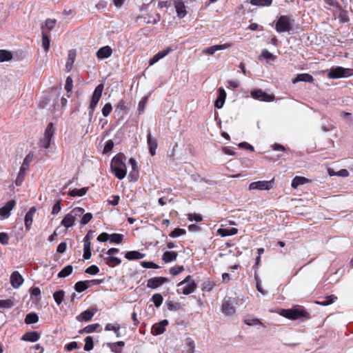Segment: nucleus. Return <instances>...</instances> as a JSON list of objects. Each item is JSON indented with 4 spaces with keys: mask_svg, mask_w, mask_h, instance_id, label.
I'll list each match as a JSON object with an SVG mask.
<instances>
[{
    "mask_svg": "<svg viewBox=\"0 0 353 353\" xmlns=\"http://www.w3.org/2000/svg\"><path fill=\"white\" fill-rule=\"evenodd\" d=\"M126 157L119 153L113 157L110 168L115 176L119 179H123L126 176L127 168L125 165Z\"/></svg>",
    "mask_w": 353,
    "mask_h": 353,
    "instance_id": "f257e3e1",
    "label": "nucleus"
},
{
    "mask_svg": "<svg viewBox=\"0 0 353 353\" xmlns=\"http://www.w3.org/2000/svg\"><path fill=\"white\" fill-rule=\"evenodd\" d=\"M196 288L197 285L194 280L192 279L190 275H188L177 284L176 292L178 294L188 295L194 292Z\"/></svg>",
    "mask_w": 353,
    "mask_h": 353,
    "instance_id": "f03ea898",
    "label": "nucleus"
},
{
    "mask_svg": "<svg viewBox=\"0 0 353 353\" xmlns=\"http://www.w3.org/2000/svg\"><path fill=\"white\" fill-rule=\"evenodd\" d=\"M83 213V208L79 207L74 208L69 213L65 215L61 222V224L66 229H68L74 225L76 219L82 216Z\"/></svg>",
    "mask_w": 353,
    "mask_h": 353,
    "instance_id": "7ed1b4c3",
    "label": "nucleus"
},
{
    "mask_svg": "<svg viewBox=\"0 0 353 353\" xmlns=\"http://www.w3.org/2000/svg\"><path fill=\"white\" fill-rule=\"evenodd\" d=\"M33 159V154L30 152L28 154H27L23 159V161L22 163V165L19 169V173L17 174V179L15 180V184L17 186H20L22 185L26 170H28L30 163Z\"/></svg>",
    "mask_w": 353,
    "mask_h": 353,
    "instance_id": "20e7f679",
    "label": "nucleus"
},
{
    "mask_svg": "<svg viewBox=\"0 0 353 353\" xmlns=\"http://www.w3.org/2000/svg\"><path fill=\"white\" fill-rule=\"evenodd\" d=\"M280 314L289 319L296 320L300 318H309V314L302 308H292L288 310H282Z\"/></svg>",
    "mask_w": 353,
    "mask_h": 353,
    "instance_id": "39448f33",
    "label": "nucleus"
},
{
    "mask_svg": "<svg viewBox=\"0 0 353 353\" xmlns=\"http://www.w3.org/2000/svg\"><path fill=\"white\" fill-rule=\"evenodd\" d=\"M353 75V69L345 68L341 66L331 68L327 73L329 79H339L343 77H348Z\"/></svg>",
    "mask_w": 353,
    "mask_h": 353,
    "instance_id": "423d86ee",
    "label": "nucleus"
},
{
    "mask_svg": "<svg viewBox=\"0 0 353 353\" xmlns=\"http://www.w3.org/2000/svg\"><path fill=\"white\" fill-rule=\"evenodd\" d=\"M103 90V84H102V83L98 85L94 90V92L92 94V99L90 101V105L88 108L89 115H90V118H92L93 116L94 111V110L101 97Z\"/></svg>",
    "mask_w": 353,
    "mask_h": 353,
    "instance_id": "0eeeda50",
    "label": "nucleus"
},
{
    "mask_svg": "<svg viewBox=\"0 0 353 353\" xmlns=\"http://www.w3.org/2000/svg\"><path fill=\"white\" fill-rule=\"evenodd\" d=\"M55 130L54 128V125L52 123H48L46 129L45 130V132L43 138L39 141L40 147L48 149L50 146L51 141L54 137Z\"/></svg>",
    "mask_w": 353,
    "mask_h": 353,
    "instance_id": "6e6552de",
    "label": "nucleus"
},
{
    "mask_svg": "<svg viewBox=\"0 0 353 353\" xmlns=\"http://www.w3.org/2000/svg\"><path fill=\"white\" fill-rule=\"evenodd\" d=\"M274 179L270 181H258L252 182L249 185V190H270L274 187Z\"/></svg>",
    "mask_w": 353,
    "mask_h": 353,
    "instance_id": "1a4fd4ad",
    "label": "nucleus"
},
{
    "mask_svg": "<svg viewBox=\"0 0 353 353\" xmlns=\"http://www.w3.org/2000/svg\"><path fill=\"white\" fill-rule=\"evenodd\" d=\"M275 28L278 32H289L292 29L289 17L287 16L280 17L276 23Z\"/></svg>",
    "mask_w": 353,
    "mask_h": 353,
    "instance_id": "9d476101",
    "label": "nucleus"
},
{
    "mask_svg": "<svg viewBox=\"0 0 353 353\" xmlns=\"http://www.w3.org/2000/svg\"><path fill=\"white\" fill-rule=\"evenodd\" d=\"M250 94L253 99L261 101L270 102L274 99L273 94H269L261 89H255L251 92Z\"/></svg>",
    "mask_w": 353,
    "mask_h": 353,
    "instance_id": "9b49d317",
    "label": "nucleus"
},
{
    "mask_svg": "<svg viewBox=\"0 0 353 353\" xmlns=\"http://www.w3.org/2000/svg\"><path fill=\"white\" fill-rule=\"evenodd\" d=\"M16 201L10 200L6 205L0 208V216L1 219H5L10 216V211L14 208Z\"/></svg>",
    "mask_w": 353,
    "mask_h": 353,
    "instance_id": "f8f14e48",
    "label": "nucleus"
},
{
    "mask_svg": "<svg viewBox=\"0 0 353 353\" xmlns=\"http://www.w3.org/2000/svg\"><path fill=\"white\" fill-rule=\"evenodd\" d=\"M24 280L23 276L18 271L13 272L10 275V284L12 288L17 289L23 283Z\"/></svg>",
    "mask_w": 353,
    "mask_h": 353,
    "instance_id": "ddd939ff",
    "label": "nucleus"
},
{
    "mask_svg": "<svg viewBox=\"0 0 353 353\" xmlns=\"http://www.w3.org/2000/svg\"><path fill=\"white\" fill-rule=\"evenodd\" d=\"M232 46V44L230 43H225L222 45H214L208 48H206L203 50V53L206 54L212 55L217 50H225Z\"/></svg>",
    "mask_w": 353,
    "mask_h": 353,
    "instance_id": "4468645a",
    "label": "nucleus"
},
{
    "mask_svg": "<svg viewBox=\"0 0 353 353\" xmlns=\"http://www.w3.org/2000/svg\"><path fill=\"white\" fill-rule=\"evenodd\" d=\"M167 281L168 279L165 277H153L148 281L147 287L149 288L155 289L165 283Z\"/></svg>",
    "mask_w": 353,
    "mask_h": 353,
    "instance_id": "2eb2a0df",
    "label": "nucleus"
},
{
    "mask_svg": "<svg viewBox=\"0 0 353 353\" xmlns=\"http://www.w3.org/2000/svg\"><path fill=\"white\" fill-rule=\"evenodd\" d=\"M174 6L176 9L177 17L179 19L185 17L187 12L184 3L181 0H174Z\"/></svg>",
    "mask_w": 353,
    "mask_h": 353,
    "instance_id": "dca6fc26",
    "label": "nucleus"
},
{
    "mask_svg": "<svg viewBox=\"0 0 353 353\" xmlns=\"http://www.w3.org/2000/svg\"><path fill=\"white\" fill-rule=\"evenodd\" d=\"M98 284L99 283V280H91V281H78L74 285V289L77 292H82L85 291L90 287V283Z\"/></svg>",
    "mask_w": 353,
    "mask_h": 353,
    "instance_id": "f3484780",
    "label": "nucleus"
},
{
    "mask_svg": "<svg viewBox=\"0 0 353 353\" xmlns=\"http://www.w3.org/2000/svg\"><path fill=\"white\" fill-rule=\"evenodd\" d=\"M147 143L149 148V152L152 156H154L156 154V150L158 146L157 141L156 139L152 138L151 135V132L148 130L147 134Z\"/></svg>",
    "mask_w": 353,
    "mask_h": 353,
    "instance_id": "a211bd4d",
    "label": "nucleus"
},
{
    "mask_svg": "<svg viewBox=\"0 0 353 353\" xmlns=\"http://www.w3.org/2000/svg\"><path fill=\"white\" fill-rule=\"evenodd\" d=\"M112 54V50L109 46H103L97 52V57L99 59H104L110 57Z\"/></svg>",
    "mask_w": 353,
    "mask_h": 353,
    "instance_id": "6ab92c4d",
    "label": "nucleus"
},
{
    "mask_svg": "<svg viewBox=\"0 0 353 353\" xmlns=\"http://www.w3.org/2000/svg\"><path fill=\"white\" fill-rule=\"evenodd\" d=\"M218 94L219 96L214 102V106L216 108L220 109L223 106L225 103L226 99V92L223 88H220L218 89Z\"/></svg>",
    "mask_w": 353,
    "mask_h": 353,
    "instance_id": "aec40b11",
    "label": "nucleus"
},
{
    "mask_svg": "<svg viewBox=\"0 0 353 353\" xmlns=\"http://www.w3.org/2000/svg\"><path fill=\"white\" fill-rule=\"evenodd\" d=\"M221 311L225 315L230 316L235 313V307L229 300H224L222 303Z\"/></svg>",
    "mask_w": 353,
    "mask_h": 353,
    "instance_id": "412c9836",
    "label": "nucleus"
},
{
    "mask_svg": "<svg viewBox=\"0 0 353 353\" xmlns=\"http://www.w3.org/2000/svg\"><path fill=\"white\" fill-rule=\"evenodd\" d=\"M36 212V208L35 207H32L29 211L26 214L24 222H25V226L27 230H29L30 229V227L32 224L33 221V216L34 213Z\"/></svg>",
    "mask_w": 353,
    "mask_h": 353,
    "instance_id": "4be33fe9",
    "label": "nucleus"
},
{
    "mask_svg": "<svg viewBox=\"0 0 353 353\" xmlns=\"http://www.w3.org/2000/svg\"><path fill=\"white\" fill-rule=\"evenodd\" d=\"M40 339V334L37 332H27L21 337V340L28 342H36Z\"/></svg>",
    "mask_w": 353,
    "mask_h": 353,
    "instance_id": "5701e85b",
    "label": "nucleus"
},
{
    "mask_svg": "<svg viewBox=\"0 0 353 353\" xmlns=\"http://www.w3.org/2000/svg\"><path fill=\"white\" fill-rule=\"evenodd\" d=\"M172 50L170 48H168L165 50H163L162 51L159 52L157 54H156L152 59L149 61V65H152L159 61L160 59L165 57L167 54H169V52Z\"/></svg>",
    "mask_w": 353,
    "mask_h": 353,
    "instance_id": "b1692460",
    "label": "nucleus"
},
{
    "mask_svg": "<svg viewBox=\"0 0 353 353\" xmlns=\"http://www.w3.org/2000/svg\"><path fill=\"white\" fill-rule=\"evenodd\" d=\"M168 325V320H163L159 323L153 326V333L159 335L165 332V327Z\"/></svg>",
    "mask_w": 353,
    "mask_h": 353,
    "instance_id": "393cba45",
    "label": "nucleus"
},
{
    "mask_svg": "<svg viewBox=\"0 0 353 353\" xmlns=\"http://www.w3.org/2000/svg\"><path fill=\"white\" fill-rule=\"evenodd\" d=\"M314 81L313 77L307 73H303V74H297V76L292 79V83H296L299 81H304V82H309L312 83Z\"/></svg>",
    "mask_w": 353,
    "mask_h": 353,
    "instance_id": "a878e982",
    "label": "nucleus"
},
{
    "mask_svg": "<svg viewBox=\"0 0 353 353\" xmlns=\"http://www.w3.org/2000/svg\"><path fill=\"white\" fill-rule=\"evenodd\" d=\"M129 163L132 167V171L130 172L129 177L132 178L134 181H137L138 178V166L137 161L134 159L130 158L129 160Z\"/></svg>",
    "mask_w": 353,
    "mask_h": 353,
    "instance_id": "bb28decb",
    "label": "nucleus"
},
{
    "mask_svg": "<svg viewBox=\"0 0 353 353\" xmlns=\"http://www.w3.org/2000/svg\"><path fill=\"white\" fill-rule=\"evenodd\" d=\"M144 22L146 23L156 24L161 20V15L159 13L148 14L143 17Z\"/></svg>",
    "mask_w": 353,
    "mask_h": 353,
    "instance_id": "cd10ccee",
    "label": "nucleus"
},
{
    "mask_svg": "<svg viewBox=\"0 0 353 353\" xmlns=\"http://www.w3.org/2000/svg\"><path fill=\"white\" fill-rule=\"evenodd\" d=\"M145 254L141 253L139 251H128L125 253V257L128 260H138L144 258Z\"/></svg>",
    "mask_w": 353,
    "mask_h": 353,
    "instance_id": "c85d7f7f",
    "label": "nucleus"
},
{
    "mask_svg": "<svg viewBox=\"0 0 353 353\" xmlns=\"http://www.w3.org/2000/svg\"><path fill=\"white\" fill-rule=\"evenodd\" d=\"M238 230L236 228H219L217 230V233L224 237L228 236H232L237 234Z\"/></svg>",
    "mask_w": 353,
    "mask_h": 353,
    "instance_id": "c756f323",
    "label": "nucleus"
},
{
    "mask_svg": "<svg viewBox=\"0 0 353 353\" xmlns=\"http://www.w3.org/2000/svg\"><path fill=\"white\" fill-rule=\"evenodd\" d=\"M125 343L123 341L107 343V346L114 353H120Z\"/></svg>",
    "mask_w": 353,
    "mask_h": 353,
    "instance_id": "7c9ffc66",
    "label": "nucleus"
},
{
    "mask_svg": "<svg viewBox=\"0 0 353 353\" xmlns=\"http://www.w3.org/2000/svg\"><path fill=\"white\" fill-rule=\"evenodd\" d=\"M94 315V312H92L89 310H87L81 313L80 315L77 316V319L79 321H89L92 319L93 316Z\"/></svg>",
    "mask_w": 353,
    "mask_h": 353,
    "instance_id": "2f4dec72",
    "label": "nucleus"
},
{
    "mask_svg": "<svg viewBox=\"0 0 353 353\" xmlns=\"http://www.w3.org/2000/svg\"><path fill=\"white\" fill-rule=\"evenodd\" d=\"M177 253L175 252L166 251L162 256V259L165 263H170L175 261L177 258Z\"/></svg>",
    "mask_w": 353,
    "mask_h": 353,
    "instance_id": "473e14b6",
    "label": "nucleus"
},
{
    "mask_svg": "<svg viewBox=\"0 0 353 353\" xmlns=\"http://www.w3.org/2000/svg\"><path fill=\"white\" fill-rule=\"evenodd\" d=\"M76 57V52L74 50H71L68 52V61L66 62V68L70 71L74 62Z\"/></svg>",
    "mask_w": 353,
    "mask_h": 353,
    "instance_id": "72a5a7b5",
    "label": "nucleus"
},
{
    "mask_svg": "<svg viewBox=\"0 0 353 353\" xmlns=\"http://www.w3.org/2000/svg\"><path fill=\"white\" fill-rule=\"evenodd\" d=\"M337 297L334 295H330L325 297L322 301H316V303L320 305L325 306L333 303Z\"/></svg>",
    "mask_w": 353,
    "mask_h": 353,
    "instance_id": "f704fd0d",
    "label": "nucleus"
},
{
    "mask_svg": "<svg viewBox=\"0 0 353 353\" xmlns=\"http://www.w3.org/2000/svg\"><path fill=\"white\" fill-rule=\"evenodd\" d=\"M105 330L106 331H112L116 334V336L117 337H120V325L119 323H108L105 327Z\"/></svg>",
    "mask_w": 353,
    "mask_h": 353,
    "instance_id": "c9c22d12",
    "label": "nucleus"
},
{
    "mask_svg": "<svg viewBox=\"0 0 353 353\" xmlns=\"http://www.w3.org/2000/svg\"><path fill=\"white\" fill-rule=\"evenodd\" d=\"M105 260L106 264L110 267H114L121 263L120 259L112 256H108V257L105 258Z\"/></svg>",
    "mask_w": 353,
    "mask_h": 353,
    "instance_id": "e433bc0d",
    "label": "nucleus"
},
{
    "mask_svg": "<svg viewBox=\"0 0 353 353\" xmlns=\"http://www.w3.org/2000/svg\"><path fill=\"white\" fill-rule=\"evenodd\" d=\"M88 188H82L81 189H73L72 190H70L68 193V194L70 196H82L83 195H85L88 191Z\"/></svg>",
    "mask_w": 353,
    "mask_h": 353,
    "instance_id": "4c0bfd02",
    "label": "nucleus"
},
{
    "mask_svg": "<svg viewBox=\"0 0 353 353\" xmlns=\"http://www.w3.org/2000/svg\"><path fill=\"white\" fill-rule=\"evenodd\" d=\"M324 2L327 5L325 8L328 10H332L333 12L341 7L336 0H324Z\"/></svg>",
    "mask_w": 353,
    "mask_h": 353,
    "instance_id": "58836bf2",
    "label": "nucleus"
},
{
    "mask_svg": "<svg viewBox=\"0 0 353 353\" xmlns=\"http://www.w3.org/2000/svg\"><path fill=\"white\" fill-rule=\"evenodd\" d=\"M307 181V179L303 176H295L292 181V187L296 189L299 185H303Z\"/></svg>",
    "mask_w": 353,
    "mask_h": 353,
    "instance_id": "ea45409f",
    "label": "nucleus"
},
{
    "mask_svg": "<svg viewBox=\"0 0 353 353\" xmlns=\"http://www.w3.org/2000/svg\"><path fill=\"white\" fill-rule=\"evenodd\" d=\"M50 45V41L48 34L45 32V30L42 31V47L43 48L46 52L49 50Z\"/></svg>",
    "mask_w": 353,
    "mask_h": 353,
    "instance_id": "a19ab883",
    "label": "nucleus"
},
{
    "mask_svg": "<svg viewBox=\"0 0 353 353\" xmlns=\"http://www.w3.org/2000/svg\"><path fill=\"white\" fill-rule=\"evenodd\" d=\"M101 325L99 323H94L91 325H88L85 326L83 329L79 331L80 334H82L83 332L85 333H92L97 330V328L100 327Z\"/></svg>",
    "mask_w": 353,
    "mask_h": 353,
    "instance_id": "79ce46f5",
    "label": "nucleus"
},
{
    "mask_svg": "<svg viewBox=\"0 0 353 353\" xmlns=\"http://www.w3.org/2000/svg\"><path fill=\"white\" fill-rule=\"evenodd\" d=\"M39 316L37 314L31 312L26 315L25 319V323L26 324H32L38 322Z\"/></svg>",
    "mask_w": 353,
    "mask_h": 353,
    "instance_id": "37998d69",
    "label": "nucleus"
},
{
    "mask_svg": "<svg viewBox=\"0 0 353 353\" xmlns=\"http://www.w3.org/2000/svg\"><path fill=\"white\" fill-rule=\"evenodd\" d=\"M12 59V54L10 52L6 50H0V62L10 61Z\"/></svg>",
    "mask_w": 353,
    "mask_h": 353,
    "instance_id": "c03bdc74",
    "label": "nucleus"
},
{
    "mask_svg": "<svg viewBox=\"0 0 353 353\" xmlns=\"http://www.w3.org/2000/svg\"><path fill=\"white\" fill-rule=\"evenodd\" d=\"M72 270H73L72 266L70 265H68L65 266L63 270H61L59 272L58 277L59 278H65V277L69 276L70 274H71V273L72 272Z\"/></svg>",
    "mask_w": 353,
    "mask_h": 353,
    "instance_id": "a18cd8bd",
    "label": "nucleus"
},
{
    "mask_svg": "<svg viewBox=\"0 0 353 353\" xmlns=\"http://www.w3.org/2000/svg\"><path fill=\"white\" fill-rule=\"evenodd\" d=\"M65 292L63 290H59L54 293L53 298L56 303L59 305L63 301Z\"/></svg>",
    "mask_w": 353,
    "mask_h": 353,
    "instance_id": "49530a36",
    "label": "nucleus"
},
{
    "mask_svg": "<svg viewBox=\"0 0 353 353\" xmlns=\"http://www.w3.org/2000/svg\"><path fill=\"white\" fill-rule=\"evenodd\" d=\"M250 3L256 6H270L272 3V0H250Z\"/></svg>",
    "mask_w": 353,
    "mask_h": 353,
    "instance_id": "de8ad7c7",
    "label": "nucleus"
},
{
    "mask_svg": "<svg viewBox=\"0 0 353 353\" xmlns=\"http://www.w3.org/2000/svg\"><path fill=\"white\" fill-rule=\"evenodd\" d=\"M94 347L93 338L91 336H88L85 339L84 350L85 351H90Z\"/></svg>",
    "mask_w": 353,
    "mask_h": 353,
    "instance_id": "09e8293b",
    "label": "nucleus"
},
{
    "mask_svg": "<svg viewBox=\"0 0 353 353\" xmlns=\"http://www.w3.org/2000/svg\"><path fill=\"white\" fill-rule=\"evenodd\" d=\"M339 14V18L341 22H347L348 21V18L346 14V12L341 8V6L335 12L334 14Z\"/></svg>",
    "mask_w": 353,
    "mask_h": 353,
    "instance_id": "8fccbe9b",
    "label": "nucleus"
},
{
    "mask_svg": "<svg viewBox=\"0 0 353 353\" xmlns=\"http://www.w3.org/2000/svg\"><path fill=\"white\" fill-rule=\"evenodd\" d=\"M123 239V235L121 234H112L109 236V240L111 243H121L122 240Z\"/></svg>",
    "mask_w": 353,
    "mask_h": 353,
    "instance_id": "3c124183",
    "label": "nucleus"
},
{
    "mask_svg": "<svg viewBox=\"0 0 353 353\" xmlns=\"http://www.w3.org/2000/svg\"><path fill=\"white\" fill-rule=\"evenodd\" d=\"M152 300L154 304V305L157 307H159L161 306V305L163 303V298L161 294H159V293H157V294H154L152 297Z\"/></svg>",
    "mask_w": 353,
    "mask_h": 353,
    "instance_id": "603ef678",
    "label": "nucleus"
},
{
    "mask_svg": "<svg viewBox=\"0 0 353 353\" xmlns=\"http://www.w3.org/2000/svg\"><path fill=\"white\" fill-rule=\"evenodd\" d=\"M55 24H56L55 19H48L46 21L45 26H42L41 28H42L43 30L46 29L48 32H50L54 28Z\"/></svg>",
    "mask_w": 353,
    "mask_h": 353,
    "instance_id": "864d4df0",
    "label": "nucleus"
},
{
    "mask_svg": "<svg viewBox=\"0 0 353 353\" xmlns=\"http://www.w3.org/2000/svg\"><path fill=\"white\" fill-rule=\"evenodd\" d=\"M91 235L90 233H88L83 238V250H91Z\"/></svg>",
    "mask_w": 353,
    "mask_h": 353,
    "instance_id": "5fc2aeb1",
    "label": "nucleus"
},
{
    "mask_svg": "<svg viewBox=\"0 0 353 353\" xmlns=\"http://www.w3.org/2000/svg\"><path fill=\"white\" fill-rule=\"evenodd\" d=\"M147 101H148V97H143L141 99V100L139 101V105H138V109H137L139 114H141L143 113Z\"/></svg>",
    "mask_w": 353,
    "mask_h": 353,
    "instance_id": "6e6d98bb",
    "label": "nucleus"
},
{
    "mask_svg": "<svg viewBox=\"0 0 353 353\" xmlns=\"http://www.w3.org/2000/svg\"><path fill=\"white\" fill-rule=\"evenodd\" d=\"M185 230L184 229L181 228H175L174 230H172L170 234V236L172 238H176L179 236L183 235L185 234Z\"/></svg>",
    "mask_w": 353,
    "mask_h": 353,
    "instance_id": "4d7b16f0",
    "label": "nucleus"
},
{
    "mask_svg": "<svg viewBox=\"0 0 353 353\" xmlns=\"http://www.w3.org/2000/svg\"><path fill=\"white\" fill-rule=\"evenodd\" d=\"M184 270V267L183 265H176L170 269V273L173 276H176L180 274L181 272Z\"/></svg>",
    "mask_w": 353,
    "mask_h": 353,
    "instance_id": "13d9d810",
    "label": "nucleus"
},
{
    "mask_svg": "<svg viewBox=\"0 0 353 353\" xmlns=\"http://www.w3.org/2000/svg\"><path fill=\"white\" fill-rule=\"evenodd\" d=\"M14 303L11 299L0 300V308H11Z\"/></svg>",
    "mask_w": 353,
    "mask_h": 353,
    "instance_id": "bf43d9fd",
    "label": "nucleus"
},
{
    "mask_svg": "<svg viewBox=\"0 0 353 353\" xmlns=\"http://www.w3.org/2000/svg\"><path fill=\"white\" fill-rule=\"evenodd\" d=\"M112 110V105L110 103H107L102 108V114L103 117H107Z\"/></svg>",
    "mask_w": 353,
    "mask_h": 353,
    "instance_id": "052dcab7",
    "label": "nucleus"
},
{
    "mask_svg": "<svg viewBox=\"0 0 353 353\" xmlns=\"http://www.w3.org/2000/svg\"><path fill=\"white\" fill-rule=\"evenodd\" d=\"M141 265L145 268L158 269L159 268L158 265L151 261H142Z\"/></svg>",
    "mask_w": 353,
    "mask_h": 353,
    "instance_id": "680f3d73",
    "label": "nucleus"
},
{
    "mask_svg": "<svg viewBox=\"0 0 353 353\" xmlns=\"http://www.w3.org/2000/svg\"><path fill=\"white\" fill-rule=\"evenodd\" d=\"M85 272L87 274L94 275L99 272V268L97 265H92L88 267Z\"/></svg>",
    "mask_w": 353,
    "mask_h": 353,
    "instance_id": "e2e57ef3",
    "label": "nucleus"
},
{
    "mask_svg": "<svg viewBox=\"0 0 353 353\" xmlns=\"http://www.w3.org/2000/svg\"><path fill=\"white\" fill-rule=\"evenodd\" d=\"M188 220L190 221H196V222H200L203 220V218L201 214H188Z\"/></svg>",
    "mask_w": 353,
    "mask_h": 353,
    "instance_id": "0e129e2a",
    "label": "nucleus"
},
{
    "mask_svg": "<svg viewBox=\"0 0 353 353\" xmlns=\"http://www.w3.org/2000/svg\"><path fill=\"white\" fill-rule=\"evenodd\" d=\"M92 219V214L90 212L85 213L83 215L81 219V224L85 225L88 223L90 220Z\"/></svg>",
    "mask_w": 353,
    "mask_h": 353,
    "instance_id": "69168bd1",
    "label": "nucleus"
},
{
    "mask_svg": "<svg viewBox=\"0 0 353 353\" xmlns=\"http://www.w3.org/2000/svg\"><path fill=\"white\" fill-rule=\"evenodd\" d=\"M73 81L70 77H68L65 81V89L68 92H70L72 91V87H73Z\"/></svg>",
    "mask_w": 353,
    "mask_h": 353,
    "instance_id": "338daca9",
    "label": "nucleus"
},
{
    "mask_svg": "<svg viewBox=\"0 0 353 353\" xmlns=\"http://www.w3.org/2000/svg\"><path fill=\"white\" fill-rule=\"evenodd\" d=\"M9 242V236L6 232H0V243L7 245Z\"/></svg>",
    "mask_w": 353,
    "mask_h": 353,
    "instance_id": "774afa93",
    "label": "nucleus"
}]
</instances>
